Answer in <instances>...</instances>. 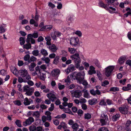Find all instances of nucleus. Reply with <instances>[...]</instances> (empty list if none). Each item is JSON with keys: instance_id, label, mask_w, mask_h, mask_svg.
<instances>
[{"instance_id": "obj_7", "label": "nucleus", "mask_w": 131, "mask_h": 131, "mask_svg": "<svg viewBox=\"0 0 131 131\" xmlns=\"http://www.w3.org/2000/svg\"><path fill=\"white\" fill-rule=\"evenodd\" d=\"M47 96L53 102L57 100V98L56 96L55 93L54 92L50 93L48 94L47 95Z\"/></svg>"}, {"instance_id": "obj_44", "label": "nucleus", "mask_w": 131, "mask_h": 131, "mask_svg": "<svg viewBox=\"0 0 131 131\" xmlns=\"http://www.w3.org/2000/svg\"><path fill=\"white\" fill-rule=\"evenodd\" d=\"M91 115L89 113H87L84 115V118L85 119H89L91 118Z\"/></svg>"}, {"instance_id": "obj_2", "label": "nucleus", "mask_w": 131, "mask_h": 131, "mask_svg": "<svg viewBox=\"0 0 131 131\" xmlns=\"http://www.w3.org/2000/svg\"><path fill=\"white\" fill-rule=\"evenodd\" d=\"M70 75L71 79L77 80L78 83L81 84V82L84 79L85 73L84 72H77L75 71L72 72Z\"/></svg>"}, {"instance_id": "obj_57", "label": "nucleus", "mask_w": 131, "mask_h": 131, "mask_svg": "<svg viewBox=\"0 0 131 131\" xmlns=\"http://www.w3.org/2000/svg\"><path fill=\"white\" fill-rule=\"evenodd\" d=\"M33 37L34 38H37L38 37V34L37 32H36L32 34Z\"/></svg>"}, {"instance_id": "obj_17", "label": "nucleus", "mask_w": 131, "mask_h": 131, "mask_svg": "<svg viewBox=\"0 0 131 131\" xmlns=\"http://www.w3.org/2000/svg\"><path fill=\"white\" fill-rule=\"evenodd\" d=\"M90 70L89 71V73L90 75H92L95 74L96 72L95 70V68L93 66H90Z\"/></svg>"}, {"instance_id": "obj_61", "label": "nucleus", "mask_w": 131, "mask_h": 131, "mask_svg": "<svg viewBox=\"0 0 131 131\" xmlns=\"http://www.w3.org/2000/svg\"><path fill=\"white\" fill-rule=\"evenodd\" d=\"M54 33L56 34V35L58 37L60 36L61 34V33L58 31H54Z\"/></svg>"}, {"instance_id": "obj_18", "label": "nucleus", "mask_w": 131, "mask_h": 131, "mask_svg": "<svg viewBox=\"0 0 131 131\" xmlns=\"http://www.w3.org/2000/svg\"><path fill=\"white\" fill-rule=\"evenodd\" d=\"M82 92L84 93L83 96L84 97L88 98L90 97V94L88 92V90L85 89H83Z\"/></svg>"}, {"instance_id": "obj_38", "label": "nucleus", "mask_w": 131, "mask_h": 131, "mask_svg": "<svg viewBox=\"0 0 131 131\" xmlns=\"http://www.w3.org/2000/svg\"><path fill=\"white\" fill-rule=\"evenodd\" d=\"M119 88L117 87H113L111 88L110 89V91H111L116 92L118 91Z\"/></svg>"}, {"instance_id": "obj_50", "label": "nucleus", "mask_w": 131, "mask_h": 131, "mask_svg": "<svg viewBox=\"0 0 131 131\" xmlns=\"http://www.w3.org/2000/svg\"><path fill=\"white\" fill-rule=\"evenodd\" d=\"M20 44L23 45L25 43V41L24 39L22 37H20L19 39Z\"/></svg>"}, {"instance_id": "obj_24", "label": "nucleus", "mask_w": 131, "mask_h": 131, "mask_svg": "<svg viewBox=\"0 0 131 131\" xmlns=\"http://www.w3.org/2000/svg\"><path fill=\"white\" fill-rule=\"evenodd\" d=\"M40 52L41 54L44 56H46L48 55L47 51L44 49H41Z\"/></svg>"}, {"instance_id": "obj_55", "label": "nucleus", "mask_w": 131, "mask_h": 131, "mask_svg": "<svg viewBox=\"0 0 131 131\" xmlns=\"http://www.w3.org/2000/svg\"><path fill=\"white\" fill-rule=\"evenodd\" d=\"M36 71L38 73L40 74L41 73L40 69L39 67L37 66L35 68Z\"/></svg>"}, {"instance_id": "obj_8", "label": "nucleus", "mask_w": 131, "mask_h": 131, "mask_svg": "<svg viewBox=\"0 0 131 131\" xmlns=\"http://www.w3.org/2000/svg\"><path fill=\"white\" fill-rule=\"evenodd\" d=\"M34 121V119L32 117H30L26 120L25 122H23V125L24 126H26L27 125H30Z\"/></svg>"}, {"instance_id": "obj_60", "label": "nucleus", "mask_w": 131, "mask_h": 131, "mask_svg": "<svg viewBox=\"0 0 131 131\" xmlns=\"http://www.w3.org/2000/svg\"><path fill=\"white\" fill-rule=\"evenodd\" d=\"M27 82L28 84L30 86H32L34 85V82L30 80H28Z\"/></svg>"}, {"instance_id": "obj_62", "label": "nucleus", "mask_w": 131, "mask_h": 131, "mask_svg": "<svg viewBox=\"0 0 131 131\" xmlns=\"http://www.w3.org/2000/svg\"><path fill=\"white\" fill-rule=\"evenodd\" d=\"M48 5L49 6L51 7L52 8H53L55 7V5L53 4L51 2H49Z\"/></svg>"}, {"instance_id": "obj_25", "label": "nucleus", "mask_w": 131, "mask_h": 131, "mask_svg": "<svg viewBox=\"0 0 131 131\" xmlns=\"http://www.w3.org/2000/svg\"><path fill=\"white\" fill-rule=\"evenodd\" d=\"M45 39L47 41L46 43L47 45H50L51 44V38L50 36H47L45 38Z\"/></svg>"}, {"instance_id": "obj_49", "label": "nucleus", "mask_w": 131, "mask_h": 131, "mask_svg": "<svg viewBox=\"0 0 131 131\" xmlns=\"http://www.w3.org/2000/svg\"><path fill=\"white\" fill-rule=\"evenodd\" d=\"M58 88L59 90H62L64 88L65 86L63 85H62L60 83L58 84Z\"/></svg>"}, {"instance_id": "obj_53", "label": "nucleus", "mask_w": 131, "mask_h": 131, "mask_svg": "<svg viewBox=\"0 0 131 131\" xmlns=\"http://www.w3.org/2000/svg\"><path fill=\"white\" fill-rule=\"evenodd\" d=\"M115 1V0H106V2L108 4V5L114 3Z\"/></svg>"}, {"instance_id": "obj_48", "label": "nucleus", "mask_w": 131, "mask_h": 131, "mask_svg": "<svg viewBox=\"0 0 131 131\" xmlns=\"http://www.w3.org/2000/svg\"><path fill=\"white\" fill-rule=\"evenodd\" d=\"M107 120H106L103 119H100V121L102 124V125H105L106 124Z\"/></svg>"}, {"instance_id": "obj_20", "label": "nucleus", "mask_w": 131, "mask_h": 131, "mask_svg": "<svg viewBox=\"0 0 131 131\" xmlns=\"http://www.w3.org/2000/svg\"><path fill=\"white\" fill-rule=\"evenodd\" d=\"M126 59L125 57H121L118 59V62L120 64H122L124 62Z\"/></svg>"}, {"instance_id": "obj_52", "label": "nucleus", "mask_w": 131, "mask_h": 131, "mask_svg": "<svg viewBox=\"0 0 131 131\" xmlns=\"http://www.w3.org/2000/svg\"><path fill=\"white\" fill-rule=\"evenodd\" d=\"M98 131H109L108 129L105 127H102L100 128Z\"/></svg>"}, {"instance_id": "obj_12", "label": "nucleus", "mask_w": 131, "mask_h": 131, "mask_svg": "<svg viewBox=\"0 0 131 131\" xmlns=\"http://www.w3.org/2000/svg\"><path fill=\"white\" fill-rule=\"evenodd\" d=\"M119 110L120 112L122 113L126 114L128 112V110L127 108L125 107H120L119 108Z\"/></svg>"}, {"instance_id": "obj_28", "label": "nucleus", "mask_w": 131, "mask_h": 131, "mask_svg": "<svg viewBox=\"0 0 131 131\" xmlns=\"http://www.w3.org/2000/svg\"><path fill=\"white\" fill-rule=\"evenodd\" d=\"M24 60L25 61H28V63H27L25 62V64H28L29 63L28 60H29L30 59V56L29 55V54H27L24 57Z\"/></svg>"}, {"instance_id": "obj_39", "label": "nucleus", "mask_w": 131, "mask_h": 131, "mask_svg": "<svg viewBox=\"0 0 131 131\" xmlns=\"http://www.w3.org/2000/svg\"><path fill=\"white\" fill-rule=\"evenodd\" d=\"M30 88L28 85H25L23 88V91L24 92H26Z\"/></svg>"}, {"instance_id": "obj_54", "label": "nucleus", "mask_w": 131, "mask_h": 131, "mask_svg": "<svg viewBox=\"0 0 131 131\" xmlns=\"http://www.w3.org/2000/svg\"><path fill=\"white\" fill-rule=\"evenodd\" d=\"M99 104L101 105H106V103L103 100H101Z\"/></svg>"}, {"instance_id": "obj_35", "label": "nucleus", "mask_w": 131, "mask_h": 131, "mask_svg": "<svg viewBox=\"0 0 131 131\" xmlns=\"http://www.w3.org/2000/svg\"><path fill=\"white\" fill-rule=\"evenodd\" d=\"M68 51L71 53H74L76 51V49L74 48H68Z\"/></svg>"}, {"instance_id": "obj_15", "label": "nucleus", "mask_w": 131, "mask_h": 131, "mask_svg": "<svg viewBox=\"0 0 131 131\" xmlns=\"http://www.w3.org/2000/svg\"><path fill=\"white\" fill-rule=\"evenodd\" d=\"M34 89L33 88H30L25 93V94L28 96H31L34 93Z\"/></svg>"}, {"instance_id": "obj_10", "label": "nucleus", "mask_w": 131, "mask_h": 131, "mask_svg": "<svg viewBox=\"0 0 131 131\" xmlns=\"http://www.w3.org/2000/svg\"><path fill=\"white\" fill-rule=\"evenodd\" d=\"M71 93L73 94L74 96L77 98H79L81 96L82 92L80 90H76L74 92L71 91Z\"/></svg>"}, {"instance_id": "obj_64", "label": "nucleus", "mask_w": 131, "mask_h": 131, "mask_svg": "<svg viewBox=\"0 0 131 131\" xmlns=\"http://www.w3.org/2000/svg\"><path fill=\"white\" fill-rule=\"evenodd\" d=\"M126 64L130 66H131V60H128L126 62Z\"/></svg>"}, {"instance_id": "obj_4", "label": "nucleus", "mask_w": 131, "mask_h": 131, "mask_svg": "<svg viewBox=\"0 0 131 131\" xmlns=\"http://www.w3.org/2000/svg\"><path fill=\"white\" fill-rule=\"evenodd\" d=\"M68 124L71 125V127L73 129V130L77 131L79 128V125L78 124L75 123L72 120H70L68 122Z\"/></svg>"}, {"instance_id": "obj_59", "label": "nucleus", "mask_w": 131, "mask_h": 131, "mask_svg": "<svg viewBox=\"0 0 131 131\" xmlns=\"http://www.w3.org/2000/svg\"><path fill=\"white\" fill-rule=\"evenodd\" d=\"M14 103L15 104L18 106L20 105L21 104L20 101L18 100L15 101Z\"/></svg>"}, {"instance_id": "obj_56", "label": "nucleus", "mask_w": 131, "mask_h": 131, "mask_svg": "<svg viewBox=\"0 0 131 131\" xmlns=\"http://www.w3.org/2000/svg\"><path fill=\"white\" fill-rule=\"evenodd\" d=\"M5 30L3 27L1 26L0 27V33H2L5 32Z\"/></svg>"}, {"instance_id": "obj_19", "label": "nucleus", "mask_w": 131, "mask_h": 131, "mask_svg": "<svg viewBox=\"0 0 131 131\" xmlns=\"http://www.w3.org/2000/svg\"><path fill=\"white\" fill-rule=\"evenodd\" d=\"M89 104L90 105H93L96 104L97 102V99L94 98L88 101Z\"/></svg>"}, {"instance_id": "obj_22", "label": "nucleus", "mask_w": 131, "mask_h": 131, "mask_svg": "<svg viewBox=\"0 0 131 131\" xmlns=\"http://www.w3.org/2000/svg\"><path fill=\"white\" fill-rule=\"evenodd\" d=\"M59 56H56L54 58L53 62V63L56 65L58 64L59 62Z\"/></svg>"}, {"instance_id": "obj_9", "label": "nucleus", "mask_w": 131, "mask_h": 131, "mask_svg": "<svg viewBox=\"0 0 131 131\" xmlns=\"http://www.w3.org/2000/svg\"><path fill=\"white\" fill-rule=\"evenodd\" d=\"M47 48L52 52H56L58 49V48L54 44L51 43L50 45H48Z\"/></svg>"}, {"instance_id": "obj_43", "label": "nucleus", "mask_w": 131, "mask_h": 131, "mask_svg": "<svg viewBox=\"0 0 131 131\" xmlns=\"http://www.w3.org/2000/svg\"><path fill=\"white\" fill-rule=\"evenodd\" d=\"M16 125L19 127H21V121L19 120H17L15 122Z\"/></svg>"}, {"instance_id": "obj_21", "label": "nucleus", "mask_w": 131, "mask_h": 131, "mask_svg": "<svg viewBox=\"0 0 131 131\" xmlns=\"http://www.w3.org/2000/svg\"><path fill=\"white\" fill-rule=\"evenodd\" d=\"M36 66V64L34 63H32L28 66V68L30 71H32L34 70V68Z\"/></svg>"}, {"instance_id": "obj_6", "label": "nucleus", "mask_w": 131, "mask_h": 131, "mask_svg": "<svg viewBox=\"0 0 131 131\" xmlns=\"http://www.w3.org/2000/svg\"><path fill=\"white\" fill-rule=\"evenodd\" d=\"M79 39L77 37H73L70 39V43L72 46H75L78 43Z\"/></svg>"}, {"instance_id": "obj_32", "label": "nucleus", "mask_w": 131, "mask_h": 131, "mask_svg": "<svg viewBox=\"0 0 131 131\" xmlns=\"http://www.w3.org/2000/svg\"><path fill=\"white\" fill-rule=\"evenodd\" d=\"M74 16L73 15H69L67 17V20L68 21H70L71 22L74 20Z\"/></svg>"}, {"instance_id": "obj_30", "label": "nucleus", "mask_w": 131, "mask_h": 131, "mask_svg": "<svg viewBox=\"0 0 131 131\" xmlns=\"http://www.w3.org/2000/svg\"><path fill=\"white\" fill-rule=\"evenodd\" d=\"M32 36L31 34H29L27 36V38L26 40V42L27 43L29 42L30 40L32 39Z\"/></svg>"}, {"instance_id": "obj_40", "label": "nucleus", "mask_w": 131, "mask_h": 131, "mask_svg": "<svg viewBox=\"0 0 131 131\" xmlns=\"http://www.w3.org/2000/svg\"><path fill=\"white\" fill-rule=\"evenodd\" d=\"M52 25H46L44 26L43 28L48 30H50L52 29Z\"/></svg>"}, {"instance_id": "obj_33", "label": "nucleus", "mask_w": 131, "mask_h": 131, "mask_svg": "<svg viewBox=\"0 0 131 131\" xmlns=\"http://www.w3.org/2000/svg\"><path fill=\"white\" fill-rule=\"evenodd\" d=\"M23 47L24 48L27 49H28L31 48V45L29 42L27 43L24 45Z\"/></svg>"}, {"instance_id": "obj_13", "label": "nucleus", "mask_w": 131, "mask_h": 131, "mask_svg": "<svg viewBox=\"0 0 131 131\" xmlns=\"http://www.w3.org/2000/svg\"><path fill=\"white\" fill-rule=\"evenodd\" d=\"M60 73V71L58 69L53 70L51 72V74L53 77L58 76Z\"/></svg>"}, {"instance_id": "obj_3", "label": "nucleus", "mask_w": 131, "mask_h": 131, "mask_svg": "<svg viewBox=\"0 0 131 131\" xmlns=\"http://www.w3.org/2000/svg\"><path fill=\"white\" fill-rule=\"evenodd\" d=\"M114 68V66H110L105 69V74L106 76L108 77L111 74Z\"/></svg>"}, {"instance_id": "obj_23", "label": "nucleus", "mask_w": 131, "mask_h": 131, "mask_svg": "<svg viewBox=\"0 0 131 131\" xmlns=\"http://www.w3.org/2000/svg\"><path fill=\"white\" fill-rule=\"evenodd\" d=\"M10 69L11 72L15 75H17L18 73L16 68L14 67H10Z\"/></svg>"}, {"instance_id": "obj_58", "label": "nucleus", "mask_w": 131, "mask_h": 131, "mask_svg": "<svg viewBox=\"0 0 131 131\" xmlns=\"http://www.w3.org/2000/svg\"><path fill=\"white\" fill-rule=\"evenodd\" d=\"M64 81L67 83H70V78L69 76H68L67 79L65 80Z\"/></svg>"}, {"instance_id": "obj_16", "label": "nucleus", "mask_w": 131, "mask_h": 131, "mask_svg": "<svg viewBox=\"0 0 131 131\" xmlns=\"http://www.w3.org/2000/svg\"><path fill=\"white\" fill-rule=\"evenodd\" d=\"M99 5L100 7L104 8L106 10H108V7L107 6V4H105L101 1H99Z\"/></svg>"}, {"instance_id": "obj_31", "label": "nucleus", "mask_w": 131, "mask_h": 131, "mask_svg": "<svg viewBox=\"0 0 131 131\" xmlns=\"http://www.w3.org/2000/svg\"><path fill=\"white\" fill-rule=\"evenodd\" d=\"M55 3H57L58 5L57 6V8L59 9H61L62 7V4L60 2H58L56 1H54Z\"/></svg>"}, {"instance_id": "obj_14", "label": "nucleus", "mask_w": 131, "mask_h": 131, "mask_svg": "<svg viewBox=\"0 0 131 131\" xmlns=\"http://www.w3.org/2000/svg\"><path fill=\"white\" fill-rule=\"evenodd\" d=\"M33 103V101L31 99H28L27 97H26L24 99V104L25 105H28Z\"/></svg>"}, {"instance_id": "obj_11", "label": "nucleus", "mask_w": 131, "mask_h": 131, "mask_svg": "<svg viewBox=\"0 0 131 131\" xmlns=\"http://www.w3.org/2000/svg\"><path fill=\"white\" fill-rule=\"evenodd\" d=\"M75 70L74 66L72 64L69 66L67 69L65 70V72L67 74H68L70 72H72Z\"/></svg>"}, {"instance_id": "obj_46", "label": "nucleus", "mask_w": 131, "mask_h": 131, "mask_svg": "<svg viewBox=\"0 0 131 131\" xmlns=\"http://www.w3.org/2000/svg\"><path fill=\"white\" fill-rule=\"evenodd\" d=\"M74 34L79 37H81L82 36V34L81 32L80 31L77 30L75 32Z\"/></svg>"}, {"instance_id": "obj_27", "label": "nucleus", "mask_w": 131, "mask_h": 131, "mask_svg": "<svg viewBox=\"0 0 131 131\" xmlns=\"http://www.w3.org/2000/svg\"><path fill=\"white\" fill-rule=\"evenodd\" d=\"M41 60L47 64H49L50 61V60L49 58L48 57L46 58L45 57H43L42 58Z\"/></svg>"}, {"instance_id": "obj_42", "label": "nucleus", "mask_w": 131, "mask_h": 131, "mask_svg": "<svg viewBox=\"0 0 131 131\" xmlns=\"http://www.w3.org/2000/svg\"><path fill=\"white\" fill-rule=\"evenodd\" d=\"M63 111L65 113H68L71 114H72V113L70 110L68 108H65Z\"/></svg>"}, {"instance_id": "obj_34", "label": "nucleus", "mask_w": 131, "mask_h": 131, "mask_svg": "<svg viewBox=\"0 0 131 131\" xmlns=\"http://www.w3.org/2000/svg\"><path fill=\"white\" fill-rule=\"evenodd\" d=\"M39 52L38 50H35L32 51V53L34 56H37L39 55Z\"/></svg>"}, {"instance_id": "obj_29", "label": "nucleus", "mask_w": 131, "mask_h": 131, "mask_svg": "<svg viewBox=\"0 0 131 131\" xmlns=\"http://www.w3.org/2000/svg\"><path fill=\"white\" fill-rule=\"evenodd\" d=\"M40 115V113L39 111H38L34 112L32 115V116L34 117H35L37 118H38Z\"/></svg>"}, {"instance_id": "obj_36", "label": "nucleus", "mask_w": 131, "mask_h": 131, "mask_svg": "<svg viewBox=\"0 0 131 131\" xmlns=\"http://www.w3.org/2000/svg\"><path fill=\"white\" fill-rule=\"evenodd\" d=\"M29 129L30 131H37V127L34 125L30 126Z\"/></svg>"}, {"instance_id": "obj_45", "label": "nucleus", "mask_w": 131, "mask_h": 131, "mask_svg": "<svg viewBox=\"0 0 131 131\" xmlns=\"http://www.w3.org/2000/svg\"><path fill=\"white\" fill-rule=\"evenodd\" d=\"M84 79H84H83V80L81 82V84H82L83 85L86 86L88 85V83Z\"/></svg>"}, {"instance_id": "obj_41", "label": "nucleus", "mask_w": 131, "mask_h": 131, "mask_svg": "<svg viewBox=\"0 0 131 131\" xmlns=\"http://www.w3.org/2000/svg\"><path fill=\"white\" fill-rule=\"evenodd\" d=\"M109 11V12L111 13H112L114 12L113 11H115L116 10V9L115 8H113L112 7H110L108 8V10H106Z\"/></svg>"}, {"instance_id": "obj_1", "label": "nucleus", "mask_w": 131, "mask_h": 131, "mask_svg": "<svg viewBox=\"0 0 131 131\" xmlns=\"http://www.w3.org/2000/svg\"><path fill=\"white\" fill-rule=\"evenodd\" d=\"M19 74L20 77H18V80L19 83L27 82L28 80L31 79L30 76L28 73L27 70L21 69L19 70Z\"/></svg>"}, {"instance_id": "obj_47", "label": "nucleus", "mask_w": 131, "mask_h": 131, "mask_svg": "<svg viewBox=\"0 0 131 131\" xmlns=\"http://www.w3.org/2000/svg\"><path fill=\"white\" fill-rule=\"evenodd\" d=\"M94 63L95 65L99 68H100L101 66L99 63V61L97 60H95L94 61Z\"/></svg>"}, {"instance_id": "obj_5", "label": "nucleus", "mask_w": 131, "mask_h": 131, "mask_svg": "<svg viewBox=\"0 0 131 131\" xmlns=\"http://www.w3.org/2000/svg\"><path fill=\"white\" fill-rule=\"evenodd\" d=\"M71 58L73 60L75 63L78 62H81V61L79 54L78 53H76L71 56Z\"/></svg>"}, {"instance_id": "obj_26", "label": "nucleus", "mask_w": 131, "mask_h": 131, "mask_svg": "<svg viewBox=\"0 0 131 131\" xmlns=\"http://www.w3.org/2000/svg\"><path fill=\"white\" fill-rule=\"evenodd\" d=\"M120 115L119 114H116L113 116L112 117V119L114 121H116L119 117Z\"/></svg>"}, {"instance_id": "obj_37", "label": "nucleus", "mask_w": 131, "mask_h": 131, "mask_svg": "<svg viewBox=\"0 0 131 131\" xmlns=\"http://www.w3.org/2000/svg\"><path fill=\"white\" fill-rule=\"evenodd\" d=\"M37 58L33 56H32L30 58L29 60H28V63H30L31 61H34L36 60Z\"/></svg>"}, {"instance_id": "obj_51", "label": "nucleus", "mask_w": 131, "mask_h": 131, "mask_svg": "<svg viewBox=\"0 0 131 131\" xmlns=\"http://www.w3.org/2000/svg\"><path fill=\"white\" fill-rule=\"evenodd\" d=\"M101 117L102 118V119H105L106 120L108 119L107 116L106 115L104 114V113H103L101 114Z\"/></svg>"}, {"instance_id": "obj_63", "label": "nucleus", "mask_w": 131, "mask_h": 131, "mask_svg": "<svg viewBox=\"0 0 131 131\" xmlns=\"http://www.w3.org/2000/svg\"><path fill=\"white\" fill-rule=\"evenodd\" d=\"M131 124V121L130 120H128L127 121L125 127H128L130 124Z\"/></svg>"}]
</instances>
